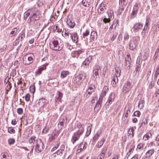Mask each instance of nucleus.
<instances>
[{
	"instance_id": "10",
	"label": "nucleus",
	"mask_w": 159,
	"mask_h": 159,
	"mask_svg": "<svg viewBox=\"0 0 159 159\" xmlns=\"http://www.w3.org/2000/svg\"><path fill=\"white\" fill-rule=\"evenodd\" d=\"M142 94L140 93L138 95L137 97L138 99L139 100L138 106L139 108L140 109H142L143 108L144 106V98H142Z\"/></svg>"
},
{
	"instance_id": "54",
	"label": "nucleus",
	"mask_w": 159,
	"mask_h": 159,
	"mask_svg": "<svg viewBox=\"0 0 159 159\" xmlns=\"http://www.w3.org/2000/svg\"><path fill=\"white\" fill-rule=\"evenodd\" d=\"M64 120H65L63 119H61L60 120L59 123H60V124L61 126L60 127L61 129H62L63 126V125L64 124Z\"/></svg>"
},
{
	"instance_id": "55",
	"label": "nucleus",
	"mask_w": 159,
	"mask_h": 159,
	"mask_svg": "<svg viewBox=\"0 0 159 159\" xmlns=\"http://www.w3.org/2000/svg\"><path fill=\"white\" fill-rule=\"evenodd\" d=\"M143 143H140L139 144L137 147V149L142 150L143 148Z\"/></svg>"
},
{
	"instance_id": "1",
	"label": "nucleus",
	"mask_w": 159,
	"mask_h": 159,
	"mask_svg": "<svg viewBox=\"0 0 159 159\" xmlns=\"http://www.w3.org/2000/svg\"><path fill=\"white\" fill-rule=\"evenodd\" d=\"M86 76L87 75L84 72H81L75 78L74 83L77 86L80 85L86 79Z\"/></svg>"
},
{
	"instance_id": "34",
	"label": "nucleus",
	"mask_w": 159,
	"mask_h": 159,
	"mask_svg": "<svg viewBox=\"0 0 159 159\" xmlns=\"http://www.w3.org/2000/svg\"><path fill=\"white\" fill-rule=\"evenodd\" d=\"M110 34H111V36L110 37V39L112 41H113L116 38L118 34L116 32H114L113 33L111 32V33H110Z\"/></svg>"
},
{
	"instance_id": "48",
	"label": "nucleus",
	"mask_w": 159,
	"mask_h": 159,
	"mask_svg": "<svg viewBox=\"0 0 159 159\" xmlns=\"http://www.w3.org/2000/svg\"><path fill=\"white\" fill-rule=\"evenodd\" d=\"M134 146L133 145L132 148H131L129 150V152H127V155L128 156V157L129 156L131 153H132L134 150Z\"/></svg>"
},
{
	"instance_id": "42",
	"label": "nucleus",
	"mask_w": 159,
	"mask_h": 159,
	"mask_svg": "<svg viewBox=\"0 0 159 159\" xmlns=\"http://www.w3.org/2000/svg\"><path fill=\"white\" fill-rule=\"evenodd\" d=\"M92 126H89L87 128V131L86 134V136H89L90 134L91 131V127Z\"/></svg>"
},
{
	"instance_id": "39",
	"label": "nucleus",
	"mask_w": 159,
	"mask_h": 159,
	"mask_svg": "<svg viewBox=\"0 0 159 159\" xmlns=\"http://www.w3.org/2000/svg\"><path fill=\"white\" fill-rule=\"evenodd\" d=\"M101 134V132H98L95 135L94 137L93 138V139L94 141H96L98 140Z\"/></svg>"
},
{
	"instance_id": "43",
	"label": "nucleus",
	"mask_w": 159,
	"mask_h": 159,
	"mask_svg": "<svg viewBox=\"0 0 159 159\" xmlns=\"http://www.w3.org/2000/svg\"><path fill=\"white\" fill-rule=\"evenodd\" d=\"M89 0H83L82 1V3L84 7H88L89 5Z\"/></svg>"
},
{
	"instance_id": "61",
	"label": "nucleus",
	"mask_w": 159,
	"mask_h": 159,
	"mask_svg": "<svg viewBox=\"0 0 159 159\" xmlns=\"http://www.w3.org/2000/svg\"><path fill=\"white\" fill-rule=\"evenodd\" d=\"M30 95L29 94L27 93L25 96V99L26 101H28L30 99Z\"/></svg>"
},
{
	"instance_id": "56",
	"label": "nucleus",
	"mask_w": 159,
	"mask_h": 159,
	"mask_svg": "<svg viewBox=\"0 0 159 159\" xmlns=\"http://www.w3.org/2000/svg\"><path fill=\"white\" fill-rule=\"evenodd\" d=\"M30 91L32 93H34L35 91V87L34 85H31L30 86Z\"/></svg>"
},
{
	"instance_id": "28",
	"label": "nucleus",
	"mask_w": 159,
	"mask_h": 159,
	"mask_svg": "<svg viewBox=\"0 0 159 159\" xmlns=\"http://www.w3.org/2000/svg\"><path fill=\"white\" fill-rule=\"evenodd\" d=\"M154 150L153 148H152L148 150L146 153L145 155L150 158L151 157L154 153Z\"/></svg>"
},
{
	"instance_id": "58",
	"label": "nucleus",
	"mask_w": 159,
	"mask_h": 159,
	"mask_svg": "<svg viewBox=\"0 0 159 159\" xmlns=\"http://www.w3.org/2000/svg\"><path fill=\"white\" fill-rule=\"evenodd\" d=\"M130 111L129 109L128 108L125 111V113L124 114L125 116L126 117H127L128 116L129 113H130Z\"/></svg>"
},
{
	"instance_id": "52",
	"label": "nucleus",
	"mask_w": 159,
	"mask_h": 159,
	"mask_svg": "<svg viewBox=\"0 0 159 159\" xmlns=\"http://www.w3.org/2000/svg\"><path fill=\"white\" fill-rule=\"evenodd\" d=\"M63 151L61 150L60 149L58 150L55 153V154H56L57 155H60L61 156L63 154Z\"/></svg>"
},
{
	"instance_id": "18",
	"label": "nucleus",
	"mask_w": 159,
	"mask_h": 159,
	"mask_svg": "<svg viewBox=\"0 0 159 159\" xmlns=\"http://www.w3.org/2000/svg\"><path fill=\"white\" fill-rule=\"evenodd\" d=\"M103 101V98L102 97H100L98 100L96 102L95 107L94 108V110L95 108H97L98 111L102 107V104Z\"/></svg>"
},
{
	"instance_id": "25",
	"label": "nucleus",
	"mask_w": 159,
	"mask_h": 159,
	"mask_svg": "<svg viewBox=\"0 0 159 159\" xmlns=\"http://www.w3.org/2000/svg\"><path fill=\"white\" fill-rule=\"evenodd\" d=\"M83 125L80 122H77L76 124H75L74 127L73 128V130H75L77 129H80L82 128L84 129V127L83 126Z\"/></svg>"
},
{
	"instance_id": "6",
	"label": "nucleus",
	"mask_w": 159,
	"mask_h": 159,
	"mask_svg": "<svg viewBox=\"0 0 159 159\" xmlns=\"http://www.w3.org/2000/svg\"><path fill=\"white\" fill-rule=\"evenodd\" d=\"M33 61V58L32 56L29 55L24 56L23 58V63L26 65H28L32 63Z\"/></svg>"
},
{
	"instance_id": "12",
	"label": "nucleus",
	"mask_w": 159,
	"mask_h": 159,
	"mask_svg": "<svg viewBox=\"0 0 159 159\" xmlns=\"http://www.w3.org/2000/svg\"><path fill=\"white\" fill-rule=\"evenodd\" d=\"M95 88L94 85H90L88 87L87 90L86 91V92L87 93L85 94L84 96H85V98L87 99L88 98L89 96L88 94L90 95L92 94L93 92L94 91V89Z\"/></svg>"
},
{
	"instance_id": "17",
	"label": "nucleus",
	"mask_w": 159,
	"mask_h": 159,
	"mask_svg": "<svg viewBox=\"0 0 159 159\" xmlns=\"http://www.w3.org/2000/svg\"><path fill=\"white\" fill-rule=\"evenodd\" d=\"M92 59V57L89 56L87 57L85 60L83 62V65L85 68H87L89 65Z\"/></svg>"
},
{
	"instance_id": "2",
	"label": "nucleus",
	"mask_w": 159,
	"mask_h": 159,
	"mask_svg": "<svg viewBox=\"0 0 159 159\" xmlns=\"http://www.w3.org/2000/svg\"><path fill=\"white\" fill-rule=\"evenodd\" d=\"M84 129L82 128L80 129H78L76 132L74 133L71 139V142L73 144H74L76 141L80 139V136L84 133Z\"/></svg>"
},
{
	"instance_id": "35",
	"label": "nucleus",
	"mask_w": 159,
	"mask_h": 159,
	"mask_svg": "<svg viewBox=\"0 0 159 159\" xmlns=\"http://www.w3.org/2000/svg\"><path fill=\"white\" fill-rule=\"evenodd\" d=\"M134 129L133 127H130V128L128 130V134H129V136H130V135H132V137H133L134 136Z\"/></svg>"
},
{
	"instance_id": "60",
	"label": "nucleus",
	"mask_w": 159,
	"mask_h": 159,
	"mask_svg": "<svg viewBox=\"0 0 159 159\" xmlns=\"http://www.w3.org/2000/svg\"><path fill=\"white\" fill-rule=\"evenodd\" d=\"M111 20L109 18L107 19L106 18H105L103 19V21L105 23H109L110 22Z\"/></svg>"
},
{
	"instance_id": "37",
	"label": "nucleus",
	"mask_w": 159,
	"mask_h": 159,
	"mask_svg": "<svg viewBox=\"0 0 159 159\" xmlns=\"http://www.w3.org/2000/svg\"><path fill=\"white\" fill-rule=\"evenodd\" d=\"M36 137L35 136H33L31 137L29 139V142L30 144H32V145H34V142L35 141Z\"/></svg>"
},
{
	"instance_id": "15",
	"label": "nucleus",
	"mask_w": 159,
	"mask_h": 159,
	"mask_svg": "<svg viewBox=\"0 0 159 159\" xmlns=\"http://www.w3.org/2000/svg\"><path fill=\"white\" fill-rule=\"evenodd\" d=\"M87 145V143L85 142L84 143L82 142L81 143L78 147V149L77 150L78 152H80L82 151H83L86 148Z\"/></svg>"
},
{
	"instance_id": "40",
	"label": "nucleus",
	"mask_w": 159,
	"mask_h": 159,
	"mask_svg": "<svg viewBox=\"0 0 159 159\" xmlns=\"http://www.w3.org/2000/svg\"><path fill=\"white\" fill-rule=\"evenodd\" d=\"M124 40L123 43H124L125 41H127L129 38V35L127 33H125L123 36Z\"/></svg>"
},
{
	"instance_id": "3",
	"label": "nucleus",
	"mask_w": 159,
	"mask_h": 159,
	"mask_svg": "<svg viewBox=\"0 0 159 159\" xmlns=\"http://www.w3.org/2000/svg\"><path fill=\"white\" fill-rule=\"evenodd\" d=\"M40 12L36 11V12L31 14L27 20V22L31 25L34 21L39 20L40 18Z\"/></svg>"
},
{
	"instance_id": "19",
	"label": "nucleus",
	"mask_w": 159,
	"mask_h": 159,
	"mask_svg": "<svg viewBox=\"0 0 159 159\" xmlns=\"http://www.w3.org/2000/svg\"><path fill=\"white\" fill-rule=\"evenodd\" d=\"M119 4L120 5L119 9L123 11L126 6V0H119Z\"/></svg>"
},
{
	"instance_id": "46",
	"label": "nucleus",
	"mask_w": 159,
	"mask_h": 159,
	"mask_svg": "<svg viewBox=\"0 0 159 159\" xmlns=\"http://www.w3.org/2000/svg\"><path fill=\"white\" fill-rule=\"evenodd\" d=\"M159 75V67H158L155 72L154 75V79H156L157 76Z\"/></svg>"
},
{
	"instance_id": "57",
	"label": "nucleus",
	"mask_w": 159,
	"mask_h": 159,
	"mask_svg": "<svg viewBox=\"0 0 159 159\" xmlns=\"http://www.w3.org/2000/svg\"><path fill=\"white\" fill-rule=\"evenodd\" d=\"M122 35L121 34H120L118 36V38L117 39V42L118 43H120L122 40Z\"/></svg>"
},
{
	"instance_id": "7",
	"label": "nucleus",
	"mask_w": 159,
	"mask_h": 159,
	"mask_svg": "<svg viewBox=\"0 0 159 159\" xmlns=\"http://www.w3.org/2000/svg\"><path fill=\"white\" fill-rule=\"evenodd\" d=\"M138 40L135 38H132L129 42V48L132 50L135 49L138 45Z\"/></svg>"
},
{
	"instance_id": "23",
	"label": "nucleus",
	"mask_w": 159,
	"mask_h": 159,
	"mask_svg": "<svg viewBox=\"0 0 159 159\" xmlns=\"http://www.w3.org/2000/svg\"><path fill=\"white\" fill-rule=\"evenodd\" d=\"M84 51L83 49L79 50L78 51H75L73 52V57H77L80 54L84 52Z\"/></svg>"
},
{
	"instance_id": "5",
	"label": "nucleus",
	"mask_w": 159,
	"mask_h": 159,
	"mask_svg": "<svg viewBox=\"0 0 159 159\" xmlns=\"http://www.w3.org/2000/svg\"><path fill=\"white\" fill-rule=\"evenodd\" d=\"M44 144L40 139H38L36 140L34 150L37 152L39 153L43 150Z\"/></svg>"
},
{
	"instance_id": "32",
	"label": "nucleus",
	"mask_w": 159,
	"mask_h": 159,
	"mask_svg": "<svg viewBox=\"0 0 159 159\" xmlns=\"http://www.w3.org/2000/svg\"><path fill=\"white\" fill-rule=\"evenodd\" d=\"M69 74V72L68 71H62L61 73V77L62 79L64 78Z\"/></svg>"
},
{
	"instance_id": "36",
	"label": "nucleus",
	"mask_w": 159,
	"mask_h": 159,
	"mask_svg": "<svg viewBox=\"0 0 159 159\" xmlns=\"http://www.w3.org/2000/svg\"><path fill=\"white\" fill-rule=\"evenodd\" d=\"M58 96L57 97L55 100L56 101H60L62 98L63 94L60 92H57Z\"/></svg>"
},
{
	"instance_id": "22",
	"label": "nucleus",
	"mask_w": 159,
	"mask_h": 159,
	"mask_svg": "<svg viewBox=\"0 0 159 159\" xmlns=\"http://www.w3.org/2000/svg\"><path fill=\"white\" fill-rule=\"evenodd\" d=\"M115 98V95L114 93H111L108 98L107 102L106 104L108 106L109 104L112 103V102L113 101L114 99Z\"/></svg>"
},
{
	"instance_id": "27",
	"label": "nucleus",
	"mask_w": 159,
	"mask_h": 159,
	"mask_svg": "<svg viewBox=\"0 0 159 159\" xmlns=\"http://www.w3.org/2000/svg\"><path fill=\"white\" fill-rule=\"evenodd\" d=\"M45 103V100L44 98L39 99L38 101V104L39 107H43Z\"/></svg>"
},
{
	"instance_id": "45",
	"label": "nucleus",
	"mask_w": 159,
	"mask_h": 159,
	"mask_svg": "<svg viewBox=\"0 0 159 159\" xmlns=\"http://www.w3.org/2000/svg\"><path fill=\"white\" fill-rule=\"evenodd\" d=\"M136 71L137 72V71H139L140 69L141 65L139 63V62L137 61L136 62Z\"/></svg>"
},
{
	"instance_id": "8",
	"label": "nucleus",
	"mask_w": 159,
	"mask_h": 159,
	"mask_svg": "<svg viewBox=\"0 0 159 159\" xmlns=\"http://www.w3.org/2000/svg\"><path fill=\"white\" fill-rule=\"evenodd\" d=\"M132 86L131 84L128 81L125 83L123 86L122 92L124 93H126L131 89Z\"/></svg>"
},
{
	"instance_id": "41",
	"label": "nucleus",
	"mask_w": 159,
	"mask_h": 159,
	"mask_svg": "<svg viewBox=\"0 0 159 159\" xmlns=\"http://www.w3.org/2000/svg\"><path fill=\"white\" fill-rule=\"evenodd\" d=\"M46 68L45 67H39L38 69L37 70L36 72V73L41 74L42 72V71L43 70H44L46 69Z\"/></svg>"
},
{
	"instance_id": "29",
	"label": "nucleus",
	"mask_w": 159,
	"mask_h": 159,
	"mask_svg": "<svg viewBox=\"0 0 159 159\" xmlns=\"http://www.w3.org/2000/svg\"><path fill=\"white\" fill-rule=\"evenodd\" d=\"M125 65L129 66L130 63L131 62V58L128 55H127V57H125Z\"/></svg>"
},
{
	"instance_id": "51",
	"label": "nucleus",
	"mask_w": 159,
	"mask_h": 159,
	"mask_svg": "<svg viewBox=\"0 0 159 159\" xmlns=\"http://www.w3.org/2000/svg\"><path fill=\"white\" fill-rule=\"evenodd\" d=\"M119 21L118 19H115L113 21V25H115V28H116V27L119 25Z\"/></svg>"
},
{
	"instance_id": "14",
	"label": "nucleus",
	"mask_w": 159,
	"mask_h": 159,
	"mask_svg": "<svg viewBox=\"0 0 159 159\" xmlns=\"http://www.w3.org/2000/svg\"><path fill=\"white\" fill-rule=\"evenodd\" d=\"M143 27V24L140 22L135 23L134 26V31H139L141 30Z\"/></svg>"
},
{
	"instance_id": "63",
	"label": "nucleus",
	"mask_w": 159,
	"mask_h": 159,
	"mask_svg": "<svg viewBox=\"0 0 159 159\" xmlns=\"http://www.w3.org/2000/svg\"><path fill=\"white\" fill-rule=\"evenodd\" d=\"M55 134H54L53 135H52L51 136H50L49 138V140L50 141H52V140H53L54 139V137H55Z\"/></svg>"
},
{
	"instance_id": "33",
	"label": "nucleus",
	"mask_w": 159,
	"mask_h": 159,
	"mask_svg": "<svg viewBox=\"0 0 159 159\" xmlns=\"http://www.w3.org/2000/svg\"><path fill=\"white\" fill-rule=\"evenodd\" d=\"M158 57H159V48H157L156 49L154 55L153 56V60L154 62L157 60V58Z\"/></svg>"
},
{
	"instance_id": "13",
	"label": "nucleus",
	"mask_w": 159,
	"mask_h": 159,
	"mask_svg": "<svg viewBox=\"0 0 159 159\" xmlns=\"http://www.w3.org/2000/svg\"><path fill=\"white\" fill-rule=\"evenodd\" d=\"M37 10H35L34 8H31L29 9L26 11L24 13V19L25 20L29 16L30 14H32L36 12Z\"/></svg>"
},
{
	"instance_id": "59",
	"label": "nucleus",
	"mask_w": 159,
	"mask_h": 159,
	"mask_svg": "<svg viewBox=\"0 0 159 159\" xmlns=\"http://www.w3.org/2000/svg\"><path fill=\"white\" fill-rule=\"evenodd\" d=\"M23 110L22 108H19L17 109V112L19 114H21L23 113Z\"/></svg>"
},
{
	"instance_id": "30",
	"label": "nucleus",
	"mask_w": 159,
	"mask_h": 159,
	"mask_svg": "<svg viewBox=\"0 0 159 159\" xmlns=\"http://www.w3.org/2000/svg\"><path fill=\"white\" fill-rule=\"evenodd\" d=\"M90 38L91 40L93 41L95 39L96 40L97 38V33L94 32H92L91 34Z\"/></svg>"
},
{
	"instance_id": "62",
	"label": "nucleus",
	"mask_w": 159,
	"mask_h": 159,
	"mask_svg": "<svg viewBox=\"0 0 159 159\" xmlns=\"http://www.w3.org/2000/svg\"><path fill=\"white\" fill-rule=\"evenodd\" d=\"M140 112L138 111H135L134 113V116H139L140 115Z\"/></svg>"
},
{
	"instance_id": "16",
	"label": "nucleus",
	"mask_w": 159,
	"mask_h": 159,
	"mask_svg": "<svg viewBox=\"0 0 159 159\" xmlns=\"http://www.w3.org/2000/svg\"><path fill=\"white\" fill-rule=\"evenodd\" d=\"M93 73L96 76L98 75L99 74L101 73V70L100 66L96 65L93 68Z\"/></svg>"
},
{
	"instance_id": "4",
	"label": "nucleus",
	"mask_w": 159,
	"mask_h": 159,
	"mask_svg": "<svg viewBox=\"0 0 159 159\" xmlns=\"http://www.w3.org/2000/svg\"><path fill=\"white\" fill-rule=\"evenodd\" d=\"M49 46L52 50L58 51L61 50L63 48L62 45L61 46H60L58 41L55 39L50 42Z\"/></svg>"
},
{
	"instance_id": "31",
	"label": "nucleus",
	"mask_w": 159,
	"mask_h": 159,
	"mask_svg": "<svg viewBox=\"0 0 159 159\" xmlns=\"http://www.w3.org/2000/svg\"><path fill=\"white\" fill-rule=\"evenodd\" d=\"M118 82V79L117 77H113L112 79L111 84L113 87H116V84Z\"/></svg>"
},
{
	"instance_id": "24",
	"label": "nucleus",
	"mask_w": 159,
	"mask_h": 159,
	"mask_svg": "<svg viewBox=\"0 0 159 159\" xmlns=\"http://www.w3.org/2000/svg\"><path fill=\"white\" fill-rule=\"evenodd\" d=\"M148 21H146L145 24L141 32L142 35L143 37L146 35V31L147 30L148 26Z\"/></svg>"
},
{
	"instance_id": "44",
	"label": "nucleus",
	"mask_w": 159,
	"mask_h": 159,
	"mask_svg": "<svg viewBox=\"0 0 159 159\" xmlns=\"http://www.w3.org/2000/svg\"><path fill=\"white\" fill-rule=\"evenodd\" d=\"M147 119L145 117H143L142 119V121L141 125L140 127L141 126H143L145 125V124H147Z\"/></svg>"
},
{
	"instance_id": "38",
	"label": "nucleus",
	"mask_w": 159,
	"mask_h": 159,
	"mask_svg": "<svg viewBox=\"0 0 159 159\" xmlns=\"http://www.w3.org/2000/svg\"><path fill=\"white\" fill-rule=\"evenodd\" d=\"M8 132L11 134H14L16 132V131L12 127H8L7 129Z\"/></svg>"
},
{
	"instance_id": "64",
	"label": "nucleus",
	"mask_w": 159,
	"mask_h": 159,
	"mask_svg": "<svg viewBox=\"0 0 159 159\" xmlns=\"http://www.w3.org/2000/svg\"><path fill=\"white\" fill-rule=\"evenodd\" d=\"M11 88V84L10 83L7 84V91H9Z\"/></svg>"
},
{
	"instance_id": "49",
	"label": "nucleus",
	"mask_w": 159,
	"mask_h": 159,
	"mask_svg": "<svg viewBox=\"0 0 159 159\" xmlns=\"http://www.w3.org/2000/svg\"><path fill=\"white\" fill-rule=\"evenodd\" d=\"M8 141L9 144L10 145H11L14 143L15 142V140L13 138H10L8 139Z\"/></svg>"
},
{
	"instance_id": "26",
	"label": "nucleus",
	"mask_w": 159,
	"mask_h": 159,
	"mask_svg": "<svg viewBox=\"0 0 159 159\" xmlns=\"http://www.w3.org/2000/svg\"><path fill=\"white\" fill-rule=\"evenodd\" d=\"M106 140V138L105 137L103 138L101 141H98L97 144L96 146L98 148H101L104 144Z\"/></svg>"
},
{
	"instance_id": "50",
	"label": "nucleus",
	"mask_w": 159,
	"mask_h": 159,
	"mask_svg": "<svg viewBox=\"0 0 159 159\" xmlns=\"http://www.w3.org/2000/svg\"><path fill=\"white\" fill-rule=\"evenodd\" d=\"M152 29L153 31L156 32L157 31L158 29H159V26L157 25H154Z\"/></svg>"
},
{
	"instance_id": "20",
	"label": "nucleus",
	"mask_w": 159,
	"mask_h": 159,
	"mask_svg": "<svg viewBox=\"0 0 159 159\" xmlns=\"http://www.w3.org/2000/svg\"><path fill=\"white\" fill-rule=\"evenodd\" d=\"M18 30L17 28H14L12 29L9 34V37H12L16 36L18 32Z\"/></svg>"
},
{
	"instance_id": "11",
	"label": "nucleus",
	"mask_w": 159,
	"mask_h": 159,
	"mask_svg": "<svg viewBox=\"0 0 159 159\" xmlns=\"http://www.w3.org/2000/svg\"><path fill=\"white\" fill-rule=\"evenodd\" d=\"M66 23L67 25L70 28H72L75 26V22L72 16H68L67 17Z\"/></svg>"
},
{
	"instance_id": "21",
	"label": "nucleus",
	"mask_w": 159,
	"mask_h": 159,
	"mask_svg": "<svg viewBox=\"0 0 159 159\" xmlns=\"http://www.w3.org/2000/svg\"><path fill=\"white\" fill-rule=\"evenodd\" d=\"M70 37L74 43H76L78 42V36L76 33H71L70 34Z\"/></svg>"
},
{
	"instance_id": "9",
	"label": "nucleus",
	"mask_w": 159,
	"mask_h": 159,
	"mask_svg": "<svg viewBox=\"0 0 159 159\" xmlns=\"http://www.w3.org/2000/svg\"><path fill=\"white\" fill-rule=\"evenodd\" d=\"M138 4L136 3L132 11L130 16L131 19H133L135 18L138 13Z\"/></svg>"
},
{
	"instance_id": "47",
	"label": "nucleus",
	"mask_w": 159,
	"mask_h": 159,
	"mask_svg": "<svg viewBox=\"0 0 159 159\" xmlns=\"http://www.w3.org/2000/svg\"><path fill=\"white\" fill-rule=\"evenodd\" d=\"M89 30H87L86 31L83 33V37L84 38H85L89 34Z\"/></svg>"
},
{
	"instance_id": "53",
	"label": "nucleus",
	"mask_w": 159,
	"mask_h": 159,
	"mask_svg": "<svg viewBox=\"0 0 159 159\" xmlns=\"http://www.w3.org/2000/svg\"><path fill=\"white\" fill-rule=\"evenodd\" d=\"M107 150V147L106 146L104 147L102 149L101 153L106 155V151Z\"/></svg>"
}]
</instances>
